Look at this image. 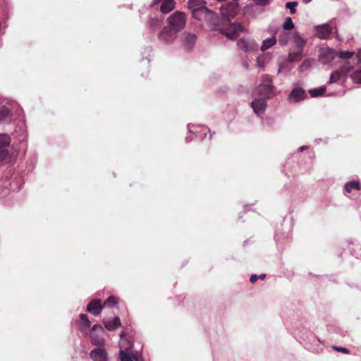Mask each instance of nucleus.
<instances>
[{
  "instance_id": "obj_40",
  "label": "nucleus",
  "mask_w": 361,
  "mask_h": 361,
  "mask_svg": "<svg viewBox=\"0 0 361 361\" xmlns=\"http://www.w3.org/2000/svg\"><path fill=\"white\" fill-rule=\"evenodd\" d=\"M97 329L102 330V326H100L99 324L94 325L93 327H92V331H96Z\"/></svg>"
},
{
  "instance_id": "obj_33",
  "label": "nucleus",
  "mask_w": 361,
  "mask_h": 361,
  "mask_svg": "<svg viewBox=\"0 0 361 361\" xmlns=\"http://www.w3.org/2000/svg\"><path fill=\"white\" fill-rule=\"evenodd\" d=\"M91 341L96 345H102L104 344V340L101 337H94L91 336Z\"/></svg>"
},
{
  "instance_id": "obj_25",
  "label": "nucleus",
  "mask_w": 361,
  "mask_h": 361,
  "mask_svg": "<svg viewBox=\"0 0 361 361\" xmlns=\"http://www.w3.org/2000/svg\"><path fill=\"white\" fill-rule=\"evenodd\" d=\"M326 88L324 87H320L319 88L312 89L310 90V94L312 97H318L322 95L325 92Z\"/></svg>"
},
{
  "instance_id": "obj_11",
  "label": "nucleus",
  "mask_w": 361,
  "mask_h": 361,
  "mask_svg": "<svg viewBox=\"0 0 361 361\" xmlns=\"http://www.w3.org/2000/svg\"><path fill=\"white\" fill-rule=\"evenodd\" d=\"M336 55L337 52L334 49L325 47L321 49L319 58L322 63L327 64L332 61Z\"/></svg>"
},
{
  "instance_id": "obj_41",
  "label": "nucleus",
  "mask_w": 361,
  "mask_h": 361,
  "mask_svg": "<svg viewBox=\"0 0 361 361\" xmlns=\"http://www.w3.org/2000/svg\"><path fill=\"white\" fill-rule=\"evenodd\" d=\"M312 1V0H303V2H304L305 4H308V3H310V1Z\"/></svg>"
},
{
  "instance_id": "obj_35",
  "label": "nucleus",
  "mask_w": 361,
  "mask_h": 361,
  "mask_svg": "<svg viewBox=\"0 0 361 361\" xmlns=\"http://www.w3.org/2000/svg\"><path fill=\"white\" fill-rule=\"evenodd\" d=\"M279 42L282 46H285V45L287 44L288 39H287V37H286V34L285 33L283 34V36H282L281 35L279 36Z\"/></svg>"
},
{
  "instance_id": "obj_36",
  "label": "nucleus",
  "mask_w": 361,
  "mask_h": 361,
  "mask_svg": "<svg viewBox=\"0 0 361 361\" xmlns=\"http://www.w3.org/2000/svg\"><path fill=\"white\" fill-rule=\"evenodd\" d=\"M257 5L265 6L269 4V0H254Z\"/></svg>"
},
{
  "instance_id": "obj_8",
  "label": "nucleus",
  "mask_w": 361,
  "mask_h": 361,
  "mask_svg": "<svg viewBox=\"0 0 361 361\" xmlns=\"http://www.w3.org/2000/svg\"><path fill=\"white\" fill-rule=\"evenodd\" d=\"M352 67L349 62H345L338 70L335 71L331 75L329 82H336L346 77L350 72Z\"/></svg>"
},
{
  "instance_id": "obj_22",
  "label": "nucleus",
  "mask_w": 361,
  "mask_h": 361,
  "mask_svg": "<svg viewBox=\"0 0 361 361\" xmlns=\"http://www.w3.org/2000/svg\"><path fill=\"white\" fill-rule=\"evenodd\" d=\"M303 51L296 49V51H290L288 54V60L290 61H298L301 59Z\"/></svg>"
},
{
  "instance_id": "obj_5",
  "label": "nucleus",
  "mask_w": 361,
  "mask_h": 361,
  "mask_svg": "<svg viewBox=\"0 0 361 361\" xmlns=\"http://www.w3.org/2000/svg\"><path fill=\"white\" fill-rule=\"evenodd\" d=\"M238 49L245 53H252L258 49V44L251 38L242 37L237 42Z\"/></svg>"
},
{
  "instance_id": "obj_43",
  "label": "nucleus",
  "mask_w": 361,
  "mask_h": 361,
  "mask_svg": "<svg viewBox=\"0 0 361 361\" xmlns=\"http://www.w3.org/2000/svg\"><path fill=\"white\" fill-rule=\"evenodd\" d=\"M188 128H189V131L191 132L190 126H189Z\"/></svg>"
},
{
  "instance_id": "obj_24",
  "label": "nucleus",
  "mask_w": 361,
  "mask_h": 361,
  "mask_svg": "<svg viewBox=\"0 0 361 361\" xmlns=\"http://www.w3.org/2000/svg\"><path fill=\"white\" fill-rule=\"evenodd\" d=\"M80 324L83 330H87L90 326V322L86 314H82L80 316Z\"/></svg>"
},
{
  "instance_id": "obj_20",
  "label": "nucleus",
  "mask_w": 361,
  "mask_h": 361,
  "mask_svg": "<svg viewBox=\"0 0 361 361\" xmlns=\"http://www.w3.org/2000/svg\"><path fill=\"white\" fill-rule=\"evenodd\" d=\"M204 4L205 3L203 0H190L188 2V7L192 13H193V11L203 8L205 6Z\"/></svg>"
},
{
  "instance_id": "obj_32",
  "label": "nucleus",
  "mask_w": 361,
  "mask_h": 361,
  "mask_svg": "<svg viewBox=\"0 0 361 361\" xmlns=\"http://www.w3.org/2000/svg\"><path fill=\"white\" fill-rule=\"evenodd\" d=\"M9 110L5 106H2L0 107V121H3L6 118L9 114Z\"/></svg>"
},
{
  "instance_id": "obj_2",
  "label": "nucleus",
  "mask_w": 361,
  "mask_h": 361,
  "mask_svg": "<svg viewBox=\"0 0 361 361\" xmlns=\"http://www.w3.org/2000/svg\"><path fill=\"white\" fill-rule=\"evenodd\" d=\"M125 334L122 332L121 334V348L119 352V357L121 361H142V357L138 352H135L133 350L131 345L129 347H125V343L127 341L123 338Z\"/></svg>"
},
{
  "instance_id": "obj_4",
  "label": "nucleus",
  "mask_w": 361,
  "mask_h": 361,
  "mask_svg": "<svg viewBox=\"0 0 361 361\" xmlns=\"http://www.w3.org/2000/svg\"><path fill=\"white\" fill-rule=\"evenodd\" d=\"M11 143L10 137L6 134H0V161L8 163L11 159L8 149Z\"/></svg>"
},
{
  "instance_id": "obj_16",
  "label": "nucleus",
  "mask_w": 361,
  "mask_h": 361,
  "mask_svg": "<svg viewBox=\"0 0 361 361\" xmlns=\"http://www.w3.org/2000/svg\"><path fill=\"white\" fill-rule=\"evenodd\" d=\"M292 42L295 49L301 51H303L304 47L307 43V40L302 38L298 32L293 33Z\"/></svg>"
},
{
  "instance_id": "obj_13",
  "label": "nucleus",
  "mask_w": 361,
  "mask_h": 361,
  "mask_svg": "<svg viewBox=\"0 0 361 361\" xmlns=\"http://www.w3.org/2000/svg\"><path fill=\"white\" fill-rule=\"evenodd\" d=\"M305 90L300 87H294L288 96L290 102H298L306 97Z\"/></svg>"
},
{
  "instance_id": "obj_38",
  "label": "nucleus",
  "mask_w": 361,
  "mask_h": 361,
  "mask_svg": "<svg viewBox=\"0 0 361 361\" xmlns=\"http://www.w3.org/2000/svg\"><path fill=\"white\" fill-rule=\"evenodd\" d=\"M257 64L259 68H263L264 67V62L261 59V58L258 57L257 59Z\"/></svg>"
},
{
  "instance_id": "obj_21",
  "label": "nucleus",
  "mask_w": 361,
  "mask_h": 361,
  "mask_svg": "<svg viewBox=\"0 0 361 361\" xmlns=\"http://www.w3.org/2000/svg\"><path fill=\"white\" fill-rule=\"evenodd\" d=\"M183 44L187 49H190L195 44L196 36L194 34L187 33L183 36Z\"/></svg>"
},
{
  "instance_id": "obj_9",
  "label": "nucleus",
  "mask_w": 361,
  "mask_h": 361,
  "mask_svg": "<svg viewBox=\"0 0 361 361\" xmlns=\"http://www.w3.org/2000/svg\"><path fill=\"white\" fill-rule=\"evenodd\" d=\"M252 97L253 100L251 102V106L254 112L257 115L263 114L267 107L266 100L269 98H265L262 96H255L254 92L252 93Z\"/></svg>"
},
{
  "instance_id": "obj_10",
  "label": "nucleus",
  "mask_w": 361,
  "mask_h": 361,
  "mask_svg": "<svg viewBox=\"0 0 361 361\" xmlns=\"http://www.w3.org/2000/svg\"><path fill=\"white\" fill-rule=\"evenodd\" d=\"M177 34L178 32L167 26L163 28L159 35V39L165 43H171L175 40L177 37Z\"/></svg>"
},
{
  "instance_id": "obj_7",
  "label": "nucleus",
  "mask_w": 361,
  "mask_h": 361,
  "mask_svg": "<svg viewBox=\"0 0 361 361\" xmlns=\"http://www.w3.org/2000/svg\"><path fill=\"white\" fill-rule=\"evenodd\" d=\"M192 16L197 20L213 23L216 20V14L205 6L197 11H193Z\"/></svg>"
},
{
  "instance_id": "obj_39",
  "label": "nucleus",
  "mask_w": 361,
  "mask_h": 361,
  "mask_svg": "<svg viewBox=\"0 0 361 361\" xmlns=\"http://www.w3.org/2000/svg\"><path fill=\"white\" fill-rule=\"evenodd\" d=\"M356 58L357 60V63H361V50L356 54Z\"/></svg>"
},
{
  "instance_id": "obj_17",
  "label": "nucleus",
  "mask_w": 361,
  "mask_h": 361,
  "mask_svg": "<svg viewBox=\"0 0 361 361\" xmlns=\"http://www.w3.org/2000/svg\"><path fill=\"white\" fill-rule=\"evenodd\" d=\"M105 328L109 331H113L117 329L121 325L120 319L118 317H114L112 319H104L103 320Z\"/></svg>"
},
{
  "instance_id": "obj_42",
  "label": "nucleus",
  "mask_w": 361,
  "mask_h": 361,
  "mask_svg": "<svg viewBox=\"0 0 361 361\" xmlns=\"http://www.w3.org/2000/svg\"><path fill=\"white\" fill-rule=\"evenodd\" d=\"M305 147H305V146H303V147H300L299 148V150H300V151H302Z\"/></svg>"
},
{
  "instance_id": "obj_30",
  "label": "nucleus",
  "mask_w": 361,
  "mask_h": 361,
  "mask_svg": "<svg viewBox=\"0 0 361 361\" xmlns=\"http://www.w3.org/2000/svg\"><path fill=\"white\" fill-rule=\"evenodd\" d=\"M118 302V299L114 296L109 297L104 302V307H111Z\"/></svg>"
},
{
  "instance_id": "obj_23",
  "label": "nucleus",
  "mask_w": 361,
  "mask_h": 361,
  "mask_svg": "<svg viewBox=\"0 0 361 361\" xmlns=\"http://www.w3.org/2000/svg\"><path fill=\"white\" fill-rule=\"evenodd\" d=\"M344 188L347 192H350L353 189L359 190L360 189V185L357 181H351L345 183Z\"/></svg>"
},
{
  "instance_id": "obj_1",
  "label": "nucleus",
  "mask_w": 361,
  "mask_h": 361,
  "mask_svg": "<svg viewBox=\"0 0 361 361\" xmlns=\"http://www.w3.org/2000/svg\"><path fill=\"white\" fill-rule=\"evenodd\" d=\"M254 95L262 96L265 98H271L275 95V87L269 76L264 75L262 78L261 83L254 91Z\"/></svg>"
},
{
  "instance_id": "obj_14",
  "label": "nucleus",
  "mask_w": 361,
  "mask_h": 361,
  "mask_svg": "<svg viewBox=\"0 0 361 361\" xmlns=\"http://www.w3.org/2000/svg\"><path fill=\"white\" fill-rule=\"evenodd\" d=\"M159 3H161L160 10L163 13H167L175 8L173 0H154L152 6H155Z\"/></svg>"
},
{
  "instance_id": "obj_3",
  "label": "nucleus",
  "mask_w": 361,
  "mask_h": 361,
  "mask_svg": "<svg viewBox=\"0 0 361 361\" xmlns=\"http://www.w3.org/2000/svg\"><path fill=\"white\" fill-rule=\"evenodd\" d=\"M167 23L168 27L178 32L185 27V14L182 12L176 11L168 18Z\"/></svg>"
},
{
  "instance_id": "obj_6",
  "label": "nucleus",
  "mask_w": 361,
  "mask_h": 361,
  "mask_svg": "<svg viewBox=\"0 0 361 361\" xmlns=\"http://www.w3.org/2000/svg\"><path fill=\"white\" fill-rule=\"evenodd\" d=\"M245 28L240 24L230 23L220 30V32L228 38L233 39L240 32H244Z\"/></svg>"
},
{
  "instance_id": "obj_26",
  "label": "nucleus",
  "mask_w": 361,
  "mask_h": 361,
  "mask_svg": "<svg viewBox=\"0 0 361 361\" xmlns=\"http://www.w3.org/2000/svg\"><path fill=\"white\" fill-rule=\"evenodd\" d=\"M350 76L354 82L361 84V69L353 72Z\"/></svg>"
},
{
  "instance_id": "obj_19",
  "label": "nucleus",
  "mask_w": 361,
  "mask_h": 361,
  "mask_svg": "<svg viewBox=\"0 0 361 361\" xmlns=\"http://www.w3.org/2000/svg\"><path fill=\"white\" fill-rule=\"evenodd\" d=\"M276 44V38L275 35H273L270 38L263 40L260 49L262 51H264L269 48L272 47Z\"/></svg>"
},
{
  "instance_id": "obj_15",
  "label": "nucleus",
  "mask_w": 361,
  "mask_h": 361,
  "mask_svg": "<svg viewBox=\"0 0 361 361\" xmlns=\"http://www.w3.org/2000/svg\"><path fill=\"white\" fill-rule=\"evenodd\" d=\"M102 309V305L101 304L100 300H95L91 301L87 307V310L94 314V315H98L100 314L101 310Z\"/></svg>"
},
{
  "instance_id": "obj_37",
  "label": "nucleus",
  "mask_w": 361,
  "mask_h": 361,
  "mask_svg": "<svg viewBox=\"0 0 361 361\" xmlns=\"http://www.w3.org/2000/svg\"><path fill=\"white\" fill-rule=\"evenodd\" d=\"M337 351H339V352H341V353H343L345 354H348L349 353V350L345 348H342V347H335L334 348Z\"/></svg>"
},
{
  "instance_id": "obj_18",
  "label": "nucleus",
  "mask_w": 361,
  "mask_h": 361,
  "mask_svg": "<svg viewBox=\"0 0 361 361\" xmlns=\"http://www.w3.org/2000/svg\"><path fill=\"white\" fill-rule=\"evenodd\" d=\"M90 357L94 361H108L106 354L102 348H97L91 351Z\"/></svg>"
},
{
  "instance_id": "obj_34",
  "label": "nucleus",
  "mask_w": 361,
  "mask_h": 361,
  "mask_svg": "<svg viewBox=\"0 0 361 361\" xmlns=\"http://www.w3.org/2000/svg\"><path fill=\"white\" fill-rule=\"evenodd\" d=\"M266 276V274H262L260 275H257V274H252L251 276H250V281L252 283H254L257 281V279H260L262 280H263Z\"/></svg>"
},
{
  "instance_id": "obj_31",
  "label": "nucleus",
  "mask_w": 361,
  "mask_h": 361,
  "mask_svg": "<svg viewBox=\"0 0 361 361\" xmlns=\"http://www.w3.org/2000/svg\"><path fill=\"white\" fill-rule=\"evenodd\" d=\"M297 1H291L286 4V8L290 10V13L293 15L296 12L295 7L298 6Z\"/></svg>"
},
{
  "instance_id": "obj_27",
  "label": "nucleus",
  "mask_w": 361,
  "mask_h": 361,
  "mask_svg": "<svg viewBox=\"0 0 361 361\" xmlns=\"http://www.w3.org/2000/svg\"><path fill=\"white\" fill-rule=\"evenodd\" d=\"M355 54L354 51H340L337 52V55L341 59H350L352 58Z\"/></svg>"
},
{
  "instance_id": "obj_12",
  "label": "nucleus",
  "mask_w": 361,
  "mask_h": 361,
  "mask_svg": "<svg viewBox=\"0 0 361 361\" xmlns=\"http://www.w3.org/2000/svg\"><path fill=\"white\" fill-rule=\"evenodd\" d=\"M314 30L316 32L315 35L319 39L328 38L332 32V28L329 24L325 23L320 25L314 26Z\"/></svg>"
},
{
  "instance_id": "obj_29",
  "label": "nucleus",
  "mask_w": 361,
  "mask_h": 361,
  "mask_svg": "<svg viewBox=\"0 0 361 361\" xmlns=\"http://www.w3.org/2000/svg\"><path fill=\"white\" fill-rule=\"evenodd\" d=\"M314 60L312 59H307L303 61V63L301 64V66L299 68V71L300 72H302L310 67H311L314 64Z\"/></svg>"
},
{
  "instance_id": "obj_28",
  "label": "nucleus",
  "mask_w": 361,
  "mask_h": 361,
  "mask_svg": "<svg viewBox=\"0 0 361 361\" xmlns=\"http://www.w3.org/2000/svg\"><path fill=\"white\" fill-rule=\"evenodd\" d=\"M294 27V23H293L290 17H286L283 24V28L286 30H290Z\"/></svg>"
}]
</instances>
